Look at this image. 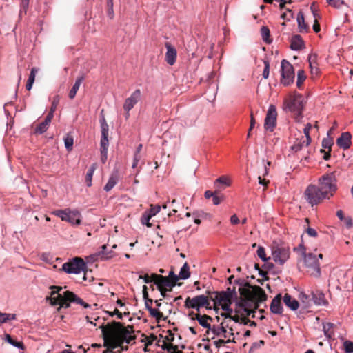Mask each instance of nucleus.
<instances>
[{
	"label": "nucleus",
	"instance_id": "f257e3e1",
	"mask_svg": "<svg viewBox=\"0 0 353 353\" xmlns=\"http://www.w3.org/2000/svg\"><path fill=\"white\" fill-rule=\"evenodd\" d=\"M236 283L240 285V301L237 303L246 312L247 316L254 314L259 308V303L267 299V294L263 289L258 285H251L248 282L237 280ZM255 316L252 314L254 318Z\"/></svg>",
	"mask_w": 353,
	"mask_h": 353
},
{
	"label": "nucleus",
	"instance_id": "f03ea898",
	"mask_svg": "<svg viewBox=\"0 0 353 353\" xmlns=\"http://www.w3.org/2000/svg\"><path fill=\"white\" fill-rule=\"evenodd\" d=\"M109 332H110L113 342L119 340L120 345L118 346L122 351L128 350V344H132L136 339L133 334L134 332L132 325L124 326L121 322L112 321L108 323Z\"/></svg>",
	"mask_w": 353,
	"mask_h": 353
},
{
	"label": "nucleus",
	"instance_id": "7ed1b4c3",
	"mask_svg": "<svg viewBox=\"0 0 353 353\" xmlns=\"http://www.w3.org/2000/svg\"><path fill=\"white\" fill-rule=\"evenodd\" d=\"M304 97L299 93L290 94L284 101V110H288L294 114V119L296 122H300L303 118L304 108Z\"/></svg>",
	"mask_w": 353,
	"mask_h": 353
},
{
	"label": "nucleus",
	"instance_id": "20e7f679",
	"mask_svg": "<svg viewBox=\"0 0 353 353\" xmlns=\"http://www.w3.org/2000/svg\"><path fill=\"white\" fill-rule=\"evenodd\" d=\"M337 180L334 172L323 174L319 179V187L326 195L327 199L332 197L337 190Z\"/></svg>",
	"mask_w": 353,
	"mask_h": 353
},
{
	"label": "nucleus",
	"instance_id": "39448f33",
	"mask_svg": "<svg viewBox=\"0 0 353 353\" xmlns=\"http://www.w3.org/2000/svg\"><path fill=\"white\" fill-rule=\"evenodd\" d=\"M61 270L67 274H79L81 272H84L83 280H87V265L84 260L81 257H74L71 260L62 265Z\"/></svg>",
	"mask_w": 353,
	"mask_h": 353
},
{
	"label": "nucleus",
	"instance_id": "423d86ee",
	"mask_svg": "<svg viewBox=\"0 0 353 353\" xmlns=\"http://www.w3.org/2000/svg\"><path fill=\"white\" fill-rule=\"evenodd\" d=\"M305 198L312 206L321 203L323 199H327L319 186L310 185L305 191Z\"/></svg>",
	"mask_w": 353,
	"mask_h": 353
},
{
	"label": "nucleus",
	"instance_id": "0eeeda50",
	"mask_svg": "<svg viewBox=\"0 0 353 353\" xmlns=\"http://www.w3.org/2000/svg\"><path fill=\"white\" fill-rule=\"evenodd\" d=\"M304 256V263L307 268V272L314 277H319L321 275L320 263L316 255L313 253L305 254L303 252Z\"/></svg>",
	"mask_w": 353,
	"mask_h": 353
},
{
	"label": "nucleus",
	"instance_id": "6e6552de",
	"mask_svg": "<svg viewBox=\"0 0 353 353\" xmlns=\"http://www.w3.org/2000/svg\"><path fill=\"white\" fill-rule=\"evenodd\" d=\"M59 302L58 305H59L60 306L59 310H60L61 307H70V303L71 302L79 304L85 308H88L90 307V305L88 303L84 302L81 298L78 297L74 292L68 290L63 292V296L61 297V299H59Z\"/></svg>",
	"mask_w": 353,
	"mask_h": 353
},
{
	"label": "nucleus",
	"instance_id": "1a4fd4ad",
	"mask_svg": "<svg viewBox=\"0 0 353 353\" xmlns=\"http://www.w3.org/2000/svg\"><path fill=\"white\" fill-rule=\"evenodd\" d=\"M99 328L101 330L102 332V338L103 339V347H105L107 349L105 350L103 353H112L113 350L118 347L120 345L119 340H117V341L113 342L112 335L110 334L108 323L106 325L102 324L99 326Z\"/></svg>",
	"mask_w": 353,
	"mask_h": 353
},
{
	"label": "nucleus",
	"instance_id": "9d476101",
	"mask_svg": "<svg viewBox=\"0 0 353 353\" xmlns=\"http://www.w3.org/2000/svg\"><path fill=\"white\" fill-rule=\"evenodd\" d=\"M294 71L292 65L287 60L281 61V83L288 86L293 83L294 79Z\"/></svg>",
	"mask_w": 353,
	"mask_h": 353
},
{
	"label": "nucleus",
	"instance_id": "9b49d317",
	"mask_svg": "<svg viewBox=\"0 0 353 353\" xmlns=\"http://www.w3.org/2000/svg\"><path fill=\"white\" fill-rule=\"evenodd\" d=\"M54 214L61 218L62 221H68L73 225H79L81 223V214L78 211H71L68 209L58 210Z\"/></svg>",
	"mask_w": 353,
	"mask_h": 353
},
{
	"label": "nucleus",
	"instance_id": "f8f14e48",
	"mask_svg": "<svg viewBox=\"0 0 353 353\" xmlns=\"http://www.w3.org/2000/svg\"><path fill=\"white\" fill-rule=\"evenodd\" d=\"M209 304V299L205 295L196 296L192 299L188 297L185 301V307L196 309L198 311L201 307H208Z\"/></svg>",
	"mask_w": 353,
	"mask_h": 353
},
{
	"label": "nucleus",
	"instance_id": "ddd939ff",
	"mask_svg": "<svg viewBox=\"0 0 353 353\" xmlns=\"http://www.w3.org/2000/svg\"><path fill=\"white\" fill-rule=\"evenodd\" d=\"M277 112L275 105H270L268 108L264 123L266 130L273 132L276 125Z\"/></svg>",
	"mask_w": 353,
	"mask_h": 353
},
{
	"label": "nucleus",
	"instance_id": "4468645a",
	"mask_svg": "<svg viewBox=\"0 0 353 353\" xmlns=\"http://www.w3.org/2000/svg\"><path fill=\"white\" fill-rule=\"evenodd\" d=\"M141 92L139 89L134 90L132 94L125 100L123 104V110L125 112V118L128 119L130 116L129 112L134 108V106L141 99Z\"/></svg>",
	"mask_w": 353,
	"mask_h": 353
},
{
	"label": "nucleus",
	"instance_id": "2eb2a0df",
	"mask_svg": "<svg viewBox=\"0 0 353 353\" xmlns=\"http://www.w3.org/2000/svg\"><path fill=\"white\" fill-rule=\"evenodd\" d=\"M101 138L100 141V150H108L109 145L108 132L109 126L105 117L103 116L100 119Z\"/></svg>",
	"mask_w": 353,
	"mask_h": 353
},
{
	"label": "nucleus",
	"instance_id": "dca6fc26",
	"mask_svg": "<svg viewBox=\"0 0 353 353\" xmlns=\"http://www.w3.org/2000/svg\"><path fill=\"white\" fill-rule=\"evenodd\" d=\"M290 252L284 248H276L272 250V258L276 263L283 264L289 258Z\"/></svg>",
	"mask_w": 353,
	"mask_h": 353
},
{
	"label": "nucleus",
	"instance_id": "f3484780",
	"mask_svg": "<svg viewBox=\"0 0 353 353\" xmlns=\"http://www.w3.org/2000/svg\"><path fill=\"white\" fill-rule=\"evenodd\" d=\"M210 299L214 302L215 305L222 304V303L231 302L232 295L228 292H225L224 291L220 292H214L212 293Z\"/></svg>",
	"mask_w": 353,
	"mask_h": 353
},
{
	"label": "nucleus",
	"instance_id": "a211bd4d",
	"mask_svg": "<svg viewBox=\"0 0 353 353\" xmlns=\"http://www.w3.org/2000/svg\"><path fill=\"white\" fill-rule=\"evenodd\" d=\"M165 46L167 49L165 53V61L170 65H174L176 59V50L168 42L165 43Z\"/></svg>",
	"mask_w": 353,
	"mask_h": 353
},
{
	"label": "nucleus",
	"instance_id": "6ab92c4d",
	"mask_svg": "<svg viewBox=\"0 0 353 353\" xmlns=\"http://www.w3.org/2000/svg\"><path fill=\"white\" fill-rule=\"evenodd\" d=\"M351 138L352 135L350 132H343L337 139L336 143L340 148L344 150L348 149L351 145Z\"/></svg>",
	"mask_w": 353,
	"mask_h": 353
},
{
	"label": "nucleus",
	"instance_id": "aec40b11",
	"mask_svg": "<svg viewBox=\"0 0 353 353\" xmlns=\"http://www.w3.org/2000/svg\"><path fill=\"white\" fill-rule=\"evenodd\" d=\"M154 278L157 280L155 281V284H159L162 287L167 288L168 291H171L172 288L176 285V283L169 280L165 276L162 275H154Z\"/></svg>",
	"mask_w": 353,
	"mask_h": 353
},
{
	"label": "nucleus",
	"instance_id": "412c9836",
	"mask_svg": "<svg viewBox=\"0 0 353 353\" xmlns=\"http://www.w3.org/2000/svg\"><path fill=\"white\" fill-rule=\"evenodd\" d=\"M282 296L278 294L272 301L270 304V310L276 314H281L283 313V307L281 305Z\"/></svg>",
	"mask_w": 353,
	"mask_h": 353
},
{
	"label": "nucleus",
	"instance_id": "4be33fe9",
	"mask_svg": "<svg viewBox=\"0 0 353 353\" xmlns=\"http://www.w3.org/2000/svg\"><path fill=\"white\" fill-rule=\"evenodd\" d=\"M312 303L317 305H325L327 302L325 300L324 294L320 290L311 292Z\"/></svg>",
	"mask_w": 353,
	"mask_h": 353
},
{
	"label": "nucleus",
	"instance_id": "5701e85b",
	"mask_svg": "<svg viewBox=\"0 0 353 353\" xmlns=\"http://www.w3.org/2000/svg\"><path fill=\"white\" fill-rule=\"evenodd\" d=\"M192 320H197L199 323L203 327L210 329L211 325L208 321H212V318L207 314L201 315L200 314H195V317H192Z\"/></svg>",
	"mask_w": 353,
	"mask_h": 353
},
{
	"label": "nucleus",
	"instance_id": "b1692460",
	"mask_svg": "<svg viewBox=\"0 0 353 353\" xmlns=\"http://www.w3.org/2000/svg\"><path fill=\"white\" fill-rule=\"evenodd\" d=\"M304 46V41L302 39V37L299 35L296 34L293 36L290 41V48L293 50H299L303 48Z\"/></svg>",
	"mask_w": 353,
	"mask_h": 353
},
{
	"label": "nucleus",
	"instance_id": "393cba45",
	"mask_svg": "<svg viewBox=\"0 0 353 353\" xmlns=\"http://www.w3.org/2000/svg\"><path fill=\"white\" fill-rule=\"evenodd\" d=\"M297 23H298V28L300 32H307L310 30V27L307 25V23L305 21V18L303 13L302 11H299V12L297 14Z\"/></svg>",
	"mask_w": 353,
	"mask_h": 353
},
{
	"label": "nucleus",
	"instance_id": "a878e982",
	"mask_svg": "<svg viewBox=\"0 0 353 353\" xmlns=\"http://www.w3.org/2000/svg\"><path fill=\"white\" fill-rule=\"evenodd\" d=\"M283 303L292 310H296L299 306V302L288 293L285 294L283 296Z\"/></svg>",
	"mask_w": 353,
	"mask_h": 353
},
{
	"label": "nucleus",
	"instance_id": "bb28decb",
	"mask_svg": "<svg viewBox=\"0 0 353 353\" xmlns=\"http://www.w3.org/2000/svg\"><path fill=\"white\" fill-rule=\"evenodd\" d=\"M84 79H85L84 75H81L80 77H79L77 79L74 85L72 86V88H71V90L69 92L68 97L70 99H73L75 97L76 94H77V91L79 90V87H80L81 83L83 82V81L84 80Z\"/></svg>",
	"mask_w": 353,
	"mask_h": 353
},
{
	"label": "nucleus",
	"instance_id": "cd10ccee",
	"mask_svg": "<svg viewBox=\"0 0 353 353\" xmlns=\"http://www.w3.org/2000/svg\"><path fill=\"white\" fill-rule=\"evenodd\" d=\"M316 60V54L310 55L308 57L310 67L311 69V73L312 74L317 75L319 73V68L317 67Z\"/></svg>",
	"mask_w": 353,
	"mask_h": 353
},
{
	"label": "nucleus",
	"instance_id": "c85d7f7f",
	"mask_svg": "<svg viewBox=\"0 0 353 353\" xmlns=\"http://www.w3.org/2000/svg\"><path fill=\"white\" fill-rule=\"evenodd\" d=\"M62 294H57V291H54V290H52L50 296H47L46 298V301H49L50 303V305L52 306L57 305L59 303V300L62 296Z\"/></svg>",
	"mask_w": 353,
	"mask_h": 353
},
{
	"label": "nucleus",
	"instance_id": "c756f323",
	"mask_svg": "<svg viewBox=\"0 0 353 353\" xmlns=\"http://www.w3.org/2000/svg\"><path fill=\"white\" fill-rule=\"evenodd\" d=\"M117 181H118L117 174H116V173L112 174L108 179V183L104 186V190L106 192H109L114 188V186L117 184Z\"/></svg>",
	"mask_w": 353,
	"mask_h": 353
},
{
	"label": "nucleus",
	"instance_id": "7c9ffc66",
	"mask_svg": "<svg viewBox=\"0 0 353 353\" xmlns=\"http://www.w3.org/2000/svg\"><path fill=\"white\" fill-rule=\"evenodd\" d=\"M96 169H97V164L93 163L87 171V173L85 175V182L88 187H90L92 185V176H93L94 172Z\"/></svg>",
	"mask_w": 353,
	"mask_h": 353
},
{
	"label": "nucleus",
	"instance_id": "2f4dec72",
	"mask_svg": "<svg viewBox=\"0 0 353 353\" xmlns=\"http://www.w3.org/2000/svg\"><path fill=\"white\" fill-rule=\"evenodd\" d=\"M312 128V125L310 123H307L303 129L304 134L305 137L301 136L303 139V143L306 145H309L311 142V138L310 137V130Z\"/></svg>",
	"mask_w": 353,
	"mask_h": 353
},
{
	"label": "nucleus",
	"instance_id": "473e14b6",
	"mask_svg": "<svg viewBox=\"0 0 353 353\" xmlns=\"http://www.w3.org/2000/svg\"><path fill=\"white\" fill-rule=\"evenodd\" d=\"M16 319L17 316L15 314L3 313L0 312V325L9 321L15 320Z\"/></svg>",
	"mask_w": 353,
	"mask_h": 353
},
{
	"label": "nucleus",
	"instance_id": "72a5a7b5",
	"mask_svg": "<svg viewBox=\"0 0 353 353\" xmlns=\"http://www.w3.org/2000/svg\"><path fill=\"white\" fill-rule=\"evenodd\" d=\"M261 33L263 40L266 43H271L272 39L270 38V31L267 26H262L261 29Z\"/></svg>",
	"mask_w": 353,
	"mask_h": 353
},
{
	"label": "nucleus",
	"instance_id": "f704fd0d",
	"mask_svg": "<svg viewBox=\"0 0 353 353\" xmlns=\"http://www.w3.org/2000/svg\"><path fill=\"white\" fill-rule=\"evenodd\" d=\"M147 310L150 312V314L156 319L159 323L163 318V313L156 309H153L150 305H147Z\"/></svg>",
	"mask_w": 353,
	"mask_h": 353
},
{
	"label": "nucleus",
	"instance_id": "c9c22d12",
	"mask_svg": "<svg viewBox=\"0 0 353 353\" xmlns=\"http://www.w3.org/2000/svg\"><path fill=\"white\" fill-rule=\"evenodd\" d=\"M220 184L225 185V186H230V182L229 179L227 176H221L219 178H218L217 179H216V181L214 182V185H215L216 188L219 190H221L222 189V188L219 186Z\"/></svg>",
	"mask_w": 353,
	"mask_h": 353
},
{
	"label": "nucleus",
	"instance_id": "e433bc0d",
	"mask_svg": "<svg viewBox=\"0 0 353 353\" xmlns=\"http://www.w3.org/2000/svg\"><path fill=\"white\" fill-rule=\"evenodd\" d=\"M333 327H334V324L332 323H323V330L324 334L329 339H331L333 336V334H334Z\"/></svg>",
	"mask_w": 353,
	"mask_h": 353
},
{
	"label": "nucleus",
	"instance_id": "4c0bfd02",
	"mask_svg": "<svg viewBox=\"0 0 353 353\" xmlns=\"http://www.w3.org/2000/svg\"><path fill=\"white\" fill-rule=\"evenodd\" d=\"M190 268L189 265L187 263H185L183 265V267L181 268L180 272H179V277L182 279H187L190 277Z\"/></svg>",
	"mask_w": 353,
	"mask_h": 353
},
{
	"label": "nucleus",
	"instance_id": "58836bf2",
	"mask_svg": "<svg viewBox=\"0 0 353 353\" xmlns=\"http://www.w3.org/2000/svg\"><path fill=\"white\" fill-rule=\"evenodd\" d=\"M106 249H107L106 245H103L101 247V251L99 252V255L101 256V259L102 260H107V259H111L114 256L112 251L107 252Z\"/></svg>",
	"mask_w": 353,
	"mask_h": 353
},
{
	"label": "nucleus",
	"instance_id": "ea45409f",
	"mask_svg": "<svg viewBox=\"0 0 353 353\" xmlns=\"http://www.w3.org/2000/svg\"><path fill=\"white\" fill-rule=\"evenodd\" d=\"M143 298L145 300V308L147 309V305H150L153 303V300L148 297V287L146 285L143 286Z\"/></svg>",
	"mask_w": 353,
	"mask_h": 353
},
{
	"label": "nucleus",
	"instance_id": "a19ab883",
	"mask_svg": "<svg viewBox=\"0 0 353 353\" xmlns=\"http://www.w3.org/2000/svg\"><path fill=\"white\" fill-rule=\"evenodd\" d=\"M301 302L305 305L304 307L305 308L310 307L312 304L311 293L310 294H303L301 296Z\"/></svg>",
	"mask_w": 353,
	"mask_h": 353
},
{
	"label": "nucleus",
	"instance_id": "79ce46f5",
	"mask_svg": "<svg viewBox=\"0 0 353 353\" xmlns=\"http://www.w3.org/2000/svg\"><path fill=\"white\" fill-rule=\"evenodd\" d=\"M306 79V76L305 74V72L303 70H299L297 72V81L296 85L299 88L301 87L304 81Z\"/></svg>",
	"mask_w": 353,
	"mask_h": 353
},
{
	"label": "nucleus",
	"instance_id": "37998d69",
	"mask_svg": "<svg viewBox=\"0 0 353 353\" xmlns=\"http://www.w3.org/2000/svg\"><path fill=\"white\" fill-rule=\"evenodd\" d=\"M6 337L7 341L9 343L12 344V345H14V346H15V347H17L18 348H20V349H22V350L24 349V345H23V343L22 342L17 341L14 340L11 337V336L9 335V334H6Z\"/></svg>",
	"mask_w": 353,
	"mask_h": 353
},
{
	"label": "nucleus",
	"instance_id": "c03bdc74",
	"mask_svg": "<svg viewBox=\"0 0 353 353\" xmlns=\"http://www.w3.org/2000/svg\"><path fill=\"white\" fill-rule=\"evenodd\" d=\"M154 275H158V274L153 273L150 276L148 274H145V275H139V279H143L145 283H149L153 282L155 284V281L157 279L154 277Z\"/></svg>",
	"mask_w": 353,
	"mask_h": 353
},
{
	"label": "nucleus",
	"instance_id": "a18cd8bd",
	"mask_svg": "<svg viewBox=\"0 0 353 353\" xmlns=\"http://www.w3.org/2000/svg\"><path fill=\"white\" fill-rule=\"evenodd\" d=\"M65 146L68 151H71L73 145V137L67 134V136L64 138Z\"/></svg>",
	"mask_w": 353,
	"mask_h": 353
},
{
	"label": "nucleus",
	"instance_id": "49530a36",
	"mask_svg": "<svg viewBox=\"0 0 353 353\" xmlns=\"http://www.w3.org/2000/svg\"><path fill=\"white\" fill-rule=\"evenodd\" d=\"M48 125L43 122H41V123L37 125L34 130V132L36 134H41L44 133L48 130Z\"/></svg>",
	"mask_w": 353,
	"mask_h": 353
},
{
	"label": "nucleus",
	"instance_id": "de8ad7c7",
	"mask_svg": "<svg viewBox=\"0 0 353 353\" xmlns=\"http://www.w3.org/2000/svg\"><path fill=\"white\" fill-rule=\"evenodd\" d=\"M152 216L148 212V211L145 212L141 217V223L143 225H146L148 227H151L152 224L149 222L150 219Z\"/></svg>",
	"mask_w": 353,
	"mask_h": 353
},
{
	"label": "nucleus",
	"instance_id": "09e8293b",
	"mask_svg": "<svg viewBox=\"0 0 353 353\" xmlns=\"http://www.w3.org/2000/svg\"><path fill=\"white\" fill-rule=\"evenodd\" d=\"M333 145V141L330 138H325L322 141V147L323 149H327L329 151H331L332 145Z\"/></svg>",
	"mask_w": 353,
	"mask_h": 353
},
{
	"label": "nucleus",
	"instance_id": "8fccbe9b",
	"mask_svg": "<svg viewBox=\"0 0 353 353\" xmlns=\"http://www.w3.org/2000/svg\"><path fill=\"white\" fill-rule=\"evenodd\" d=\"M223 324V322L221 323L220 328H218L217 330L214 329L212 331L216 335H220L222 333L223 334V337L226 338V327H228V325H227L226 326H224Z\"/></svg>",
	"mask_w": 353,
	"mask_h": 353
},
{
	"label": "nucleus",
	"instance_id": "3c124183",
	"mask_svg": "<svg viewBox=\"0 0 353 353\" xmlns=\"http://www.w3.org/2000/svg\"><path fill=\"white\" fill-rule=\"evenodd\" d=\"M257 255L263 261H267L270 259V257L267 258L265 256V251L263 247L259 246L257 250Z\"/></svg>",
	"mask_w": 353,
	"mask_h": 353
},
{
	"label": "nucleus",
	"instance_id": "603ef678",
	"mask_svg": "<svg viewBox=\"0 0 353 353\" xmlns=\"http://www.w3.org/2000/svg\"><path fill=\"white\" fill-rule=\"evenodd\" d=\"M305 143H303V139H301L299 141H296L294 144L292 146V150H293L294 152H298L302 149L303 147H307Z\"/></svg>",
	"mask_w": 353,
	"mask_h": 353
},
{
	"label": "nucleus",
	"instance_id": "864d4df0",
	"mask_svg": "<svg viewBox=\"0 0 353 353\" xmlns=\"http://www.w3.org/2000/svg\"><path fill=\"white\" fill-rule=\"evenodd\" d=\"M263 63L265 67L263 71V77L264 79H268L270 73V63L268 60H264Z\"/></svg>",
	"mask_w": 353,
	"mask_h": 353
},
{
	"label": "nucleus",
	"instance_id": "5fc2aeb1",
	"mask_svg": "<svg viewBox=\"0 0 353 353\" xmlns=\"http://www.w3.org/2000/svg\"><path fill=\"white\" fill-rule=\"evenodd\" d=\"M343 346L346 353L353 352V342L350 341H345L343 343Z\"/></svg>",
	"mask_w": 353,
	"mask_h": 353
},
{
	"label": "nucleus",
	"instance_id": "6e6d98bb",
	"mask_svg": "<svg viewBox=\"0 0 353 353\" xmlns=\"http://www.w3.org/2000/svg\"><path fill=\"white\" fill-rule=\"evenodd\" d=\"M326 1L329 3V5L332 6L334 8H340L342 5L344 4V1L343 0H326Z\"/></svg>",
	"mask_w": 353,
	"mask_h": 353
},
{
	"label": "nucleus",
	"instance_id": "4d7b16f0",
	"mask_svg": "<svg viewBox=\"0 0 353 353\" xmlns=\"http://www.w3.org/2000/svg\"><path fill=\"white\" fill-rule=\"evenodd\" d=\"M161 348L163 350H168V352H170V350H175L176 348H177V346L176 345H174L172 343H167V341H163V345H161Z\"/></svg>",
	"mask_w": 353,
	"mask_h": 353
},
{
	"label": "nucleus",
	"instance_id": "13d9d810",
	"mask_svg": "<svg viewBox=\"0 0 353 353\" xmlns=\"http://www.w3.org/2000/svg\"><path fill=\"white\" fill-rule=\"evenodd\" d=\"M161 207L159 205H150V209L148 212L152 216L156 215L160 211Z\"/></svg>",
	"mask_w": 353,
	"mask_h": 353
},
{
	"label": "nucleus",
	"instance_id": "bf43d9fd",
	"mask_svg": "<svg viewBox=\"0 0 353 353\" xmlns=\"http://www.w3.org/2000/svg\"><path fill=\"white\" fill-rule=\"evenodd\" d=\"M241 323H243L244 325H249L251 327H256V323L253 321H250L247 317H242L241 319Z\"/></svg>",
	"mask_w": 353,
	"mask_h": 353
},
{
	"label": "nucleus",
	"instance_id": "052dcab7",
	"mask_svg": "<svg viewBox=\"0 0 353 353\" xmlns=\"http://www.w3.org/2000/svg\"><path fill=\"white\" fill-rule=\"evenodd\" d=\"M38 70H39L37 68H32L31 69L30 74L28 79V81H30L32 83L34 82L36 74L38 72Z\"/></svg>",
	"mask_w": 353,
	"mask_h": 353
},
{
	"label": "nucleus",
	"instance_id": "680f3d73",
	"mask_svg": "<svg viewBox=\"0 0 353 353\" xmlns=\"http://www.w3.org/2000/svg\"><path fill=\"white\" fill-rule=\"evenodd\" d=\"M59 103V96L54 97L53 99L50 111L54 112L55 110H57Z\"/></svg>",
	"mask_w": 353,
	"mask_h": 353
},
{
	"label": "nucleus",
	"instance_id": "e2e57ef3",
	"mask_svg": "<svg viewBox=\"0 0 353 353\" xmlns=\"http://www.w3.org/2000/svg\"><path fill=\"white\" fill-rule=\"evenodd\" d=\"M231 342L234 343L235 342L234 339H233L232 340L231 339H228L226 341H224L223 339H219L218 341L214 342V344H215L216 347H220L221 346H222L225 343H231Z\"/></svg>",
	"mask_w": 353,
	"mask_h": 353
},
{
	"label": "nucleus",
	"instance_id": "0e129e2a",
	"mask_svg": "<svg viewBox=\"0 0 353 353\" xmlns=\"http://www.w3.org/2000/svg\"><path fill=\"white\" fill-rule=\"evenodd\" d=\"M288 13L284 12L281 15V18L283 19H286L288 21H290V19L293 18V12L292 10L290 9H287Z\"/></svg>",
	"mask_w": 353,
	"mask_h": 353
},
{
	"label": "nucleus",
	"instance_id": "69168bd1",
	"mask_svg": "<svg viewBox=\"0 0 353 353\" xmlns=\"http://www.w3.org/2000/svg\"><path fill=\"white\" fill-rule=\"evenodd\" d=\"M170 281L177 283L179 280V276L176 275L173 271L169 272L168 276H166Z\"/></svg>",
	"mask_w": 353,
	"mask_h": 353
},
{
	"label": "nucleus",
	"instance_id": "338daca9",
	"mask_svg": "<svg viewBox=\"0 0 353 353\" xmlns=\"http://www.w3.org/2000/svg\"><path fill=\"white\" fill-rule=\"evenodd\" d=\"M53 117H54V112L50 111L48 112V114H47L46 117L45 118V120L43 122L49 126Z\"/></svg>",
	"mask_w": 353,
	"mask_h": 353
},
{
	"label": "nucleus",
	"instance_id": "774afa93",
	"mask_svg": "<svg viewBox=\"0 0 353 353\" xmlns=\"http://www.w3.org/2000/svg\"><path fill=\"white\" fill-rule=\"evenodd\" d=\"M305 232L306 233L310 236H312V237H316L317 236V232L316 231L315 229L314 228H310L308 227L306 230H305Z\"/></svg>",
	"mask_w": 353,
	"mask_h": 353
}]
</instances>
